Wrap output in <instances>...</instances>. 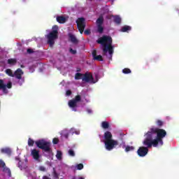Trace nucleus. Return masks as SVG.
<instances>
[{"label":"nucleus","mask_w":179,"mask_h":179,"mask_svg":"<svg viewBox=\"0 0 179 179\" xmlns=\"http://www.w3.org/2000/svg\"><path fill=\"white\" fill-rule=\"evenodd\" d=\"M58 30H59L58 25H54V26L52 27V31H55V34H58Z\"/></svg>","instance_id":"31"},{"label":"nucleus","mask_w":179,"mask_h":179,"mask_svg":"<svg viewBox=\"0 0 179 179\" xmlns=\"http://www.w3.org/2000/svg\"><path fill=\"white\" fill-rule=\"evenodd\" d=\"M69 156H71V157H74L75 151H73V150H69Z\"/></svg>","instance_id":"34"},{"label":"nucleus","mask_w":179,"mask_h":179,"mask_svg":"<svg viewBox=\"0 0 179 179\" xmlns=\"http://www.w3.org/2000/svg\"><path fill=\"white\" fill-rule=\"evenodd\" d=\"M52 176L54 179H59V174L57 173L55 169H53Z\"/></svg>","instance_id":"26"},{"label":"nucleus","mask_w":179,"mask_h":179,"mask_svg":"<svg viewBox=\"0 0 179 179\" xmlns=\"http://www.w3.org/2000/svg\"><path fill=\"white\" fill-rule=\"evenodd\" d=\"M27 52H28V54H33V52H34V51H33L32 49L29 48L27 50Z\"/></svg>","instance_id":"43"},{"label":"nucleus","mask_w":179,"mask_h":179,"mask_svg":"<svg viewBox=\"0 0 179 179\" xmlns=\"http://www.w3.org/2000/svg\"><path fill=\"white\" fill-rule=\"evenodd\" d=\"M143 146L140 147L137 150V155L140 157H145L149 153V149L153 147L152 143H150V140L146 136L143 141Z\"/></svg>","instance_id":"5"},{"label":"nucleus","mask_w":179,"mask_h":179,"mask_svg":"<svg viewBox=\"0 0 179 179\" xmlns=\"http://www.w3.org/2000/svg\"><path fill=\"white\" fill-rule=\"evenodd\" d=\"M56 20L58 23H60V24H62L66 22V17L62 15H59L57 17Z\"/></svg>","instance_id":"14"},{"label":"nucleus","mask_w":179,"mask_h":179,"mask_svg":"<svg viewBox=\"0 0 179 179\" xmlns=\"http://www.w3.org/2000/svg\"><path fill=\"white\" fill-rule=\"evenodd\" d=\"M167 131L163 129L154 127L144 134L150 140V143L153 144V148H157L159 145L163 146V138H166Z\"/></svg>","instance_id":"1"},{"label":"nucleus","mask_w":179,"mask_h":179,"mask_svg":"<svg viewBox=\"0 0 179 179\" xmlns=\"http://www.w3.org/2000/svg\"><path fill=\"white\" fill-rule=\"evenodd\" d=\"M0 90L5 92L6 90V85L3 83V80H0Z\"/></svg>","instance_id":"20"},{"label":"nucleus","mask_w":179,"mask_h":179,"mask_svg":"<svg viewBox=\"0 0 179 179\" xmlns=\"http://www.w3.org/2000/svg\"><path fill=\"white\" fill-rule=\"evenodd\" d=\"M101 127L103 129H108V128H110V124L108 122H102Z\"/></svg>","instance_id":"22"},{"label":"nucleus","mask_w":179,"mask_h":179,"mask_svg":"<svg viewBox=\"0 0 179 179\" xmlns=\"http://www.w3.org/2000/svg\"><path fill=\"white\" fill-rule=\"evenodd\" d=\"M87 113H88V114H92V110L91 109H87Z\"/></svg>","instance_id":"45"},{"label":"nucleus","mask_w":179,"mask_h":179,"mask_svg":"<svg viewBox=\"0 0 179 179\" xmlns=\"http://www.w3.org/2000/svg\"><path fill=\"white\" fill-rule=\"evenodd\" d=\"M69 52H71V54H72L73 55H75L77 52H76V50H73L72 49V48H70Z\"/></svg>","instance_id":"38"},{"label":"nucleus","mask_w":179,"mask_h":179,"mask_svg":"<svg viewBox=\"0 0 179 179\" xmlns=\"http://www.w3.org/2000/svg\"><path fill=\"white\" fill-rule=\"evenodd\" d=\"M8 88V89H12V82L9 81L7 85H6V88Z\"/></svg>","instance_id":"39"},{"label":"nucleus","mask_w":179,"mask_h":179,"mask_svg":"<svg viewBox=\"0 0 179 179\" xmlns=\"http://www.w3.org/2000/svg\"><path fill=\"white\" fill-rule=\"evenodd\" d=\"M156 124H157V126L159 127V128H162V127L164 125V122H163V120H157L156 121Z\"/></svg>","instance_id":"24"},{"label":"nucleus","mask_w":179,"mask_h":179,"mask_svg":"<svg viewBox=\"0 0 179 179\" xmlns=\"http://www.w3.org/2000/svg\"><path fill=\"white\" fill-rule=\"evenodd\" d=\"M122 72L124 74H127V73H131V69H128V68H125L122 70Z\"/></svg>","instance_id":"33"},{"label":"nucleus","mask_w":179,"mask_h":179,"mask_svg":"<svg viewBox=\"0 0 179 179\" xmlns=\"http://www.w3.org/2000/svg\"><path fill=\"white\" fill-rule=\"evenodd\" d=\"M56 157L58 160H61L62 159V152L57 150Z\"/></svg>","instance_id":"28"},{"label":"nucleus","mask_w":179,"mask_h":179,"mask_svg":"<svg viewBox=\"0 0 179 179\" xmlns=\"http://www.w3.org/2000/svg\"><path fill=\"white\" fill-rule=\"evenodd\" d=\"M121 17H120V15H115L113 16V22L116 24H121Z\"/></svg>","instance_id":"17"},{"label":"nucleus","mask_w":179,"mask_h":179,"mask_svg":"<svg viewBox=\"0 0 179 179\" xmlns=\"http://www.w3.org/2000/svg\"><path fill=\"white\" fill-rule=\"evenodd\" d=\"M66 96H71V94H72V91H71V90H68L66 92Z\"/></svg>","instance_id":"42"},{"label":"nucleus","mask_w":179,"mask_h":179,"mask_svg":"<svg viewBox=\"0 0 179 179\" xmlns=\"http://www.w3.org/2000/svg\"><path fill=\"white\" fill-rule=\"evenodd\" d=\"M104 145L106 150H113L115 149L116 146H118V141L113 139V134L111 132L107 131L103 134Z\"/></svg>","instance_id":"4"},{"label":"nucleus","mask_w":179,"mask_h":179,"mask_svg":"<svg viewBox=\"0 0 179 179\" xmlns=\"http://www.w3.org/2000/svg\"><path fill=\"white\" fill-rule=\"evenodd\" d=\"M82 100V97L80 95H76L75 99H71L69 101V106L70 108L73 109V111H76V108H78V103Z\"/></svg>","instance_id":"7"},{"label":"nucleus","mask_w":179,"mask_h":179,"mask_svg":"<svg viewBox=\"0 0 179 179\" xmlns=\"http://www.w3.org/2000/svg\"><path fill=\"white\" fill-rule=\"evenodd\" d=\"M1 153H6V155H8V156H10L12 150H10L9 148H3L1 149Z\"/></svg>","instance_id":"21"},{"label":"nucleus","mask_w":179,"mask_h":179,"mask_svg":"<svg viewBox=\"0 0 179 179\" xmlns=\"http://www.w3.org/2000/svg\"><path fill=\"white\" fill-rule=\"evenodd\" d=\"M59 142V139H58L57 138H54L52 140V143L54 145H58Z\"/></svg>","instance_id":"36"},{"label":"nucleus","mask_w":179,"mask_h":179,"mask_svg":"<svg viewBox=\"0 0 179 179\" xmlns=\"http://www.w3.org/2000/svg\"><path fill=\"white\" fill-rule=\"evenodd\" d=\"M6 73L7 75H8V76H11V78L15 77V74H13V72L12 71V70L10 69H7L6 70Z\"/></svg>","instance_id":"23"},{"label":"nucleus","mask_w":179,"mask_h":179,"mask_svg":"<svg viewBox=\"0 0 179 179\" xmlns=\"http://www.w3.org/2000/svg\"><path fill=\"white\" fill-rule=\"evenodd\" d=\"M77 27L80 34H83L85 29L86 27V20L84 17H79L76 20Z\"/></svg>","instance_id":"6"},{"label":"nucleus","mask_w":179,"mask_h":179,"mask_svg":"<svg viewBox=\"0 0 179 179\" xmlns=\"http://www.w3.org/2000/svg\"><path fill=\"white\" fill-rule=\"evenodd\" d=\"M38 169L40 171H46L45 167L43 166H39Z\"/></svg>","instance_id":"41"},{"label":"nucleus","mask_w":179,"mask_h":179,"mask_svg":"<svg viewBox=\"0 0 179 179\" xmlns=\"http://www.w3.org/2000/svg\"><path fill=\"white\" fill-rule=\"evenodd\" d=\"M82 76H83V74L80 73H77L75 76V79L76 80H79V79H82Z\"/></svg>","instance_id":"30"},{"label":"nucleus","mask_w":179,"mask_h":179,"mask_svg":"<svg viewBox=\"0 0 179 179\" xmlns=\"http://www.w3.org/2000/svg\"><path fill=\"white\" fill-rule=\"evenodd\" d=\"M6 166V164H5V162L0 160V167H1L2 169H3L4 167Z\"/></svg>","instance_id":"37"},{"label":"nucleus","mask_w":179,"mask_h":179,"mask_svg":"<svg viewBox=\"0 0 179 179\" xmlns=\"http://www.w3.org/2000/svg\"><path fill=\"white\" fill-rule=\"evenodd\" d=\"M84 34H86L87 36H89V34H90V29H86V30L84 31Z\"/></svg>","instance_id":"44"},{"label":"nucleus","mask_w":179,"mask_h":179,"mask_svg":"<svg viewBox=\"0 0 179 179\" xmlns=\"http://www.w3.org/2000/svg\"><path fill=\"white\" fill-rule=\"evenodd\" d=\"M135 150V147L127 145L126 146L124 150L125 152H131L132 150Z\"/></svg>","instance_id":"27"},{"label":"nucleus","mask_w":179,"mask_h":179,"mask_svg":"<svg viewBox=\"0 0 179 179\" xmlns=\"http://www.w3.org/2000/svg\"><path fill=\"white\" fill-rule=\"evenodd\" d=\"M61 179H63V178H61Z\"/></svg>","instance_id":"48"},{"label":"nucleus","mask_w":179,"mask_h":179,"mask_svg":"<svg viewBox=\"0 0 179 179\" xmlns=\"http://www.w3.org/2000/svg\"><path fill=\"white\" fill-rule=\"evenodd\" d=\"M178 14H179V12H178Z\"/></svg>","instance_id":"47"},{"label":"nucleus","mask_w":179,"mask_h":179,"mask_svg":"<svg viewBox=\"0 0 179 179\" xmlns=\"http://www.w3.org/2000/svg\"><path fill=\"white\" fill-rule=\"evenodd\" d=\"M96 43L102 45L103 55H107V52H109L110 55H113L114 49L113 48V38L111 36L103 35L96 41Z\"/></svg>","instance_id":"2"},{"label":"nucleus","mask_w":179,"mask_h":179,"mask_svg":"<svg viewBox=\"0 0 179 179\" xmlns=\"http://www.w3.org/2000/svg\"><path fill=\"white\" fill-rule=\"evenodd\" d=\"M31 156H32L33 159L36 160L38 163H40L41 160H40V151L36 149L31 150Z\"/></svg>","instance_id":"9"},{"label":"nucleus","mask_w":179,"mask_h":179,"mask_svg":"<svg viewBox=\"0 0 179 179\" xmlns=\"http://www.w3.org/2000/svg\"><path fill=\"white\" fill-rule=\"evenodd\" d=\"M23 76V71L21 69H17L15 73L14 76H15L16 79H22V82H24V79L22 78V76Z\"/></svg>","instance_id":"12"},{"label":"nucleus","mask_w":179,"mask_h":179,"mask_svg":"<svg viewBox=\"0 0 179 179\" xmlns=\"http://www.w3.org/2000/svg\"><path fill=\"white\" fill-rule=\"evenodd\" d=\"M77 170H83V164H78L76 165Z\"/></svg>","instance_id":"35"},{"label":"nucleus","mask_w":179,"mask_h":179,"mask_svg":"<svg viewBox=\"0 0 179 179\" xmlns=\"http://www.w3.org/2000/svg\"><path fill=\"white\" fill-rule=\"evenodd\" d=\"M28 145L29 146H34V140L31 138L28 139Z\"/></svg>","instance_id":"32"},{"label":"nucleus","mask_w":179,"mask_h":179,"mask_svg":"<svg viewBox=\"0 0 179 179\" xmlns=\"http://www.w3.org/2000/svg\"><path fill=\"white\" fill-rule=\"evenodd\" d=\"M16 160H19L18 168L20 170H27L29 169V164L27 163V159L25 161H20L19 158H16Z\"/></svg>","instance_id":"10"},{"label":"nucleus","mask_w":179,"mask_h":179,"mask_svg":"<svg viewBox=\"0 0 179 179\" xmlns=\"http://www.w3.org/2000/svg\"><path fill=\"white\" fill-rule=\"evenodd\" d=\"M92 57L95 61H103V56L97 55V50H96L92 51Z\"/></svg>","instance_id":"13"},{"label":"nucleus","mask_w":179,"mask_h":179,"mask_svg":"<svg viewBox=\"0 0 179 179\" xmlns=\"http://www.w3.org/2000/svg\"><path fill=\"white\" fill-rule=\"evenodd\" d=\"M82 80L83 82H87V83H88L89 82L94 83V78H93V75L89 73H85Z\"/></svg>","instance_id":"11"},{"label":"nucleus","mask_w":179,"mask_h":179,"mask_svg":"<svg viewBox=\"0 0 179 179\" xmlns=\"http://www.w3.org/2000/svg\"><path fill=\"white\" fill-rule=\"evenodd\" d=\"M69 40L71 41V43H73V44H77L78 39L76 38V36L72 34H69Z\"/></svg>","instance_id":"15"},{"label":"nucleus","mask_w":179,"mask_h":179,"mask_svg":"<svg viewBox=\"0 0 179 179\" xmlns=\"http://www.w3.org/2000/svg\"><path fill=\"white\" fill-rule=\"evenodd\" d=\"M3 173H6L8 177H12V172L9 168L6 167V166L3 168Z\"/></svg>","instance_id":"18"},{"label":"nucleus","mask_w":179,"mask_h":179,"mask_svg":"<svg viewBox=\"0 0 179 179\" xmlns=\"http://www.w3.org/2000/svg\"><path fill=\"white\" fill-rule=\"evenodd\" d=\"M47 38L48 44L54 45V44H55V40L58 38V34H55V31H51L48 34Z\"/></svg>","instance_id":"8"},{"label":"nucleus","mask_w":179,"mask_h":179,"mask_svg":"<svg viewBox=\"0 0 179 179\" xmlns=\"http://www.w3.org/2000/svg\"><path fill=\"white\" fill-rule=\"evenodd\" d=\"M104 22V18L103 17H99L96 20V26H103V23Z\"/></svg>","instance_id":"19"},{"label":"nucleus","mask_w":179,"mask_h":179,"mask_svg":"<svg viewBox=\"0 0 179 179\" xmlns=\"http://www.w3.org/2000/svg\"><path fill=\"white\" fill-rule=\"evenodd\" d=\"M97 31L100 34H101V33L104 31V27H103V25H97Z\"/></svg>","instance_id":"29"},{"label":"nucleus","mask_w":179,"mask_h":179,"mask_svg":"<svg viewBox=\"0 0 179 179\" xmlns=\"http://www.w3.org/2000/svg\"><path fill=\"white\" fill-rule=\"evenodd\" d=\"M132 27L128 25H124V27H122L121 31L122 33H128L129 31H131Z\"/></svg>","instance_id":"16"},{"label":"nucleus","mask_w":179,"mask_h":179,"mask_svg":"<svg viewBox=\"0 0 179 179\" xmlns=\"http://www.w3.org/2000/svg\"><path fill=\"white\" fill-rule=\"evenodd\" d=\"M17 62V60L16 59H8V64L9 65H15Z\"/></svg>","instance_id":"25"},{"label":"nucleus","mask_w":179,"mask_h":179,"mask_svg":"<svg viewBox=\"0 0 179 179\" xmlns=\"http://www.w3.org/2000/svg\"><path fill=\"white\" fill-rule=\"evenodd\" d=\"M43 179H51V178H50L48 176H43Z\"/></svg>","instance_id":"46"},{"label":"nucleus","mask_w":179,"mask_h":179,"mask_svg":"<svg viewBox=\"0 0 179 179\" xmlns=\"http://www.w3.org/2000/svg\"><path fill=\"white\" fill-rule=\"evenodd\" d=\"M35 143L39 149L42 150L43 153L46 157L53 156L52 149L51 148V143L44 139H40L35 141Z\"/></svg>","instance_id":"3"},{"label":"nucleus","mask_w":179,"mask_h":179,"mask_svg":"<svg viewBox=\"0 0 179 179\" xmlns=\"http://www.w3.org/2000/svg\"><path fill=\"white\" fill-rule=\"evenodd\" d=\"M62 136H64V138H65L66 139H68V138H69V133L65 132L62 134Z\"/></svg>","instance_id":"40"}]
</instances>
